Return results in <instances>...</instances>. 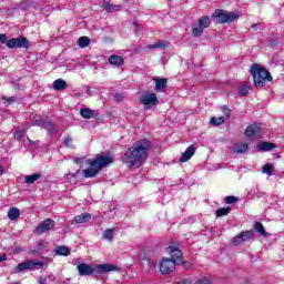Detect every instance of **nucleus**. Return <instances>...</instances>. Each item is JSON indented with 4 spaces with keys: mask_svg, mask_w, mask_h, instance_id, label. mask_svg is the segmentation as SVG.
<instances>
[{
    "mask_svg": "<svg viewBox=\"0 0 284 284\" xmlns=\"http://www.w3.org/2000/svg\"><path fill=\"white\" fill-rule=\"evenodd\" d=\"M150 145L146 139L135 142L122 156L123 163H126L129 168H141V165L148 161Z\"/></svg>",
    "mask_w": 284,
    "mask_h": 284,
    "instance_id": "obj_1",
    "label": "nucleus"
},
{
    "mask_svg": "<svg viewBox=\"0 0 284 284\" xmlns=\"http://www.w3.org/2000/svg\"><path fill=\"white\" fill-rule=\"evenodd\" d=\"M110 163H114V158L110 154L97 155L95 159L87 161V165H90V168L82 170V174L84 179H94V176H97L103 168H108Z\"/></svg>",
    "mask_w": 284,
    "mask_h": 284,
    "instance_id": "obj_2",
    "label": "nucleus"
},
{
    "mask_svg": "<svg viewBox=\"0 0 284 284\" xmlns=\"http://www.w3.org/2000/svg\"><path fill=\"white\" fill-rule=\"evenodd\" d=\"M115 268L112 264H98L92 266L90 264L81 263L78 265V272L80 276H91V274H106V272H113Z\"/></svg>",
    "mask_w": 284,
    "mask_h": 284,
    "instance_id": "obj_3",
    "label": "nucleus"
},
{
    "mask_svg": "<svg viewBox=\"0 0 284 284\" xmlns=\"http://www.w3.org/2000/svg\"><path fill=\"white\" fill-rule=\"evenodd\" d=\"M251 74L253 77L255 85L263 87L266 81H272V75L270 74V71H267L265 68H261L257 64H254L251 68Z\"/></svg>",
    "mask_w": 284,
    "mask_h": 284,
    "instance_id": "obj_4",
    "label": "nucleus"
},
{
    "mask_svg": "<svg viewBox=\"0 0 284 284\" xmlns=\"http://www.w3.org/2000/svg\"><path fill=\"white\" fill-rule=\"evenodd\" d=\"M217 23H232L239 19V14L235 12H230L225 10H216L213 14Z\"/></svg>",
    "mask_w": 284,
    "mask_h": 284,
    "instance_id": "obj_5",
    "label": "nucleus"
},
{
    "mask_svg": "<svg viewBox=\"0 0 284 284\" xmlns=\"http://www.w3.org/2000/svg\"><path fill=\"white\" fill-rule=\"evenodd\" d=\"M45 264L43 262H39V261H24L21 262L17 265L16 267V274H21V272H26L28 270H42V267H44Z\"/></svg>",
    "mask_w": 284,
    "mask_h": 284,
    "instance_id": "obj_6",
    "label": "nucleus"
},
{
    "mask_svg": "<svg viewBox=\"0 0 284 284\" xmlns=\"http://www.w3.org/2000/svg\"><path fill=\"white\" fill-rule=\"evenodd\" d=\"M176 265H182V260L163 258L160 264L161 274H172L176 270Z\"/></svg>",
    "mask_w": 284,
    "mask_h": 284,
    "instance_id": "obj_7",
    "label": "nucleus"
},
{
    "mask_svg": "<svg viewBox=\"0 0 284 284\" xmlns=\"http://www.w3.org/2000/svg\"><path fill=\"white\" fill-rule=\"evenodd\" d=\"M57 225V222L52 219H47L42 221L34 230L36 234H48L50 230H54V226Z\"/></svg>",
    "mask_w": 284,
    "mask_h": 284,
    "instance_id": "obj_8",
    "label": "nucleus"
},
{
    "mask_svg": "<svg viewBox=\"0 0 284 284\" xmlns=\"http://www.w3.org/2000/svg\"><path fill=\"white\" fill-rule=\"evenodd\" d=\"M140 103L146 108L148 105H159V98H156V93L145 92L140 97Z\"/></svg>",
    "mask_w": 284,
    "mask_h": 284,
    "instance_id": "obj_9",
    "label": "nucleus"
},
{
    "mask_svg": "<svg viewBox=\"0 0 284 284\" xmlns=\"http://www.w3.org/2000/svg\"><path fill=\"white\" fill-rule=\"evenodd\" d=\"M7 48L12 50L13 48H30L27 38H12L7 41Z\"/></svg>",
    "mask_w": 284,
    "mask_h": 284,
    "instance_id": "obj_10",
    "label": "nucleus"
},
{
    "mask_svg": "<svg viewBox=\"0 0 284 284\" xmlns=\"http://www.w3.org/2000/svg\"><path fill=\"white\" fill-rule=\"evenodd\" d=\"M254 236L253 231H244L232 239V245H241V243H245V241H250Z\"/></svg>",
    "mask_w": 284,
    "mask_h": 284,
    "instance_id": "obj_11",
    "label": "nucleus"
},
{
    "mask_svg": "<svg viewBox=\"0 0 284 284\" xmlns=\"http://www.w3.org/2000/svg\"><path fill=\"white\" fill-rule=\"evenodd\" d=\"M263 128L261 124H251L246 128L245 134L248 139H252V136H255L256 139H261V131Z\"/></svg>",
    "mask_w": 284,
    "mask_h": 284,
    "instance_id": "obj_12",
    "label": "nucleus"
},
{
    "mask_svg": "<svg viewBox=\"0 0 284 284\" xmlns=\"http://www.w3.org/2000/svg\"><path fill=\"white\" fill-rule=\"evenodd\" d=\"M166 252L171 254V261H182L183 264V252H181L176 246H169Z\"/></svg>",
    "mask_w": 284,
    "mask_h": 284,
    "instance_id": "obj_13",
    "label": "nucleus"
},
{
    "mask_svg": "<svg viewBox=\"0 0 284 284\" xmlns=\"http://www.w3.org/2000/svg\"><path fill=\"white\" fill-rule=\"evenodd\" d=\"M194 152H196V148H194V145H190L180 158V162L186 163V161H190L191 158L194 156Z\"/></svg>",
    "mask_w": 284,
    "mask_h": 284,
    "instance_id": "obj_14",
    "label": "nucleus"
},
{
    "mask_svg": "<svg viewBox=\"0 0 284 284\" xmlns=\"http://www.w3.org/2000/svg\"><path fill=\"white\" fill-rule=\"evenodd\" d=\"M155 81V92H161L168 88V79L165 78H154Z\"/></svg>",
    "mask_w": 284,
    "mask_h": 284,
    "instance_id": "obj_15",
    "label": "nucleus"
},
{
    "mask_svg": "<svg viewBox=\"0 0 284 284\" xmlns=\"http://www.w3.org/2000/svg\"><path fill=\"white\" fill-rule=\"evenodd\" d=\"M65 88H68V82L63 79H58L53 82V90L57 92H61L62 90H65Z\"/></svg>",
    "mask_w": 284,
    "mask_h": 284,
    "instance_id": "obj_16",
    "label": "nucleus"
},
{
    "mask_svg": "<svg viewBox=\"0 0 284 284\" xmlns=\"http://www.w3.org/2000/svg\"><path fill=\"white\" fill-rule=\"evenodd\" d=\"M102 8L106 10V12H119V10H121V6H114L108 1L102 2Z\"/></svg>",
    "mask_w": 284,
    "mask_h": 284,
    "instance_id": "obj_17",
    "label": "nucleus"
},
{
    "mask_svg": "<svg viewBox=\"0 0 284 284\" xmlns=\"http://www.w3.org/2000/svg\"><path fill=\"white\" fill-rule=\"evenodd\" d=\"M257 150H260V152H272V150H274V143L263 142L257 145Z\"/></svg>",
    "mask_w": 284,
    "mask_h": 284,
    "instance_id": "obj_18",
    "label": "nucleus"
},
{
    "mask_svg": "<svg viewBox=\"0 0 284 284\" xmlns=\"http://www.w3.org/2000/svg\"><path fill=\"white\" fill-rule=\"evenodd\" d=\"M247 150H250V145H247V143H237L233 152H235V154H245Z\"/></svg>",
    "mask_w": 284,
    "mask_h": 284,
    "instance_id": "obj_19",
    "label": "nucleus"
},
{
    "mask_svg": "<svg viewBox=\"0 0 284 284\" xmlns=\"http://www.w3.org/2000/svg\"><path fill=\"white\" fill-rule=\"evenodd\" d=\"M92 219V214L90 213H82L74 217V223H88Z\"/></svg>",
    "mask_w": 284,
    "mask_h": 284,
    "instance_id": "obj_20",
    "label": "nucleus"
},
{
    "mask_svg": "<svg viewBox=\"0 0 284 284\" xmlns=\"http://www.w3.org/2000/svg\"><path fill=\"white\" fill-rule=\"evenodd\" d=\"M19 216H21V211H19V209L17 207H11L8 212V219L10 221H17V219H19Z\"/></svg>",
    "mask_w": 284,
    "mask_h": 284,
    "instance_id": "obj_21",
    "label": "nucleus"
},
{
    "mask_svg": "<svg viewBox=\"0 0 284 284\" xmlns=\"http://www.w3.org/2000/svg\"><path fill=\"white\" fill-rule=\"evenodd\" d=\"M109 63H111V65H123L124 61L123 58L121 55H111L109 58Z\"/></svg>",
    "mask_w": 284,
    "mask_h": 284,
    "instance_id": "obj_22",
    "label": "nucleus"
},
{
    "mask_svg": "<svg viewBox=\"0 0 284 284\" xmlns=\"http://www.w3.org/2000/svg\"><path fill=\"white\" fill-rule=\"evenodd\" d=\"M82 119H94V110L83 108L80 110Z\"/></svg>",
    "mask_w": 284,
    "mask_h": 284,
    "instance_id": "obj_23",
    "label": "nucleus"
},
{
    "mask_svg": "<svg viewBox=\"0 0 284 284\" xmlns=\"http://www.w3.org/2000/svg\"><path fill=\"white\" fill-rule=\"evenodd\" d=\"M39 179H41V174L34 173L32 175H26L24 182L27 183V185H32V183H34L36 181H39Z\"/></svg>",
    "mask_w": 284,
    "mask_h": 284,
    "instance_id": "obj_24",
    "label": "nucleus"
},
{
    "mask_svg": "<svg viewBox=\"0 0 284 284\" xmlns=\"http://www.w3.org/2000/svg\"><path fill=\"white\" fill-rule=\"evenodd\" d=\"M57 277L54 275H47L39 277L40 284H55Z\"/></svg>",
    "mask_w": 284,
    "mask_h": 284,
    "instance_id": "obj_25",
    "label": "nucleus"
},
{
    "mask_svg": "<svg viewBox=\"0 0 284 284\" xmlns=\"http://www.w3.org/2000/svg\"><path fill=\"white\" fill-rule=\"evenodd\" d=\"M211 23H212V20L210 19V17L204 16V17L200 18L197 26H200L202 29L205 30V28H210Z\"/></svg>",
    "mask_w": 284,
    "mask_h": 284,
    "instance_id": "obj_26",
    "label": "nucleus"
},
{
    "mask_svg": "<svg viewBox=\"0 0 284 284\" xmlns=\"http://www.w3.org/2000/svg\"><path fill=\"white\" fill-rule=\"evenodd\" d=\"M254 229H255V231H256L258 234H261V236H270V235L267 234V232L265 231V226H263V223H261V222H255Z\"/></svg>",
    "mask_w": 284,
    "mask_h": 284,
    "instance_id": "obj_27",
    "label": "nucleus"
},
{
    "mask_svg": "<svg viewBox=\"0 0 284 284\" xmlns=\"http://www.w3.org/2000/svg\"><path fill=\"white\" fill-rule=\"evenodd\" d=\"M54 252L58 256H68L70 254V250L67 246H58Z\"/></svg>",
    "mask_w": 284,
    "mask_h": 284,
    "instance_id": "obj_28",
    "label": "nucleus"
},
{
    "mask_svg": "<svg viewBox=\"0 0 284 284\" xmlns=\"http://www.w3.org/2000/svg\"><path fill=\"white\" fill-rule=\"evenodd\" d=\"M203 30H205V29H202L199 23H194L192 26V34H193V37H201V34H203Z\"/></svg>",
    "mask_w": 284,
    "mask_h": 284,
    "instance_id": "obj_29",
    "label": "nucleus"
},
{
    "mask_svg": "<svg viewBox=\"0 0 284 284\" xmlns=\"http://www.w3.org/2000/svg\"><path fill=\"white\" fill-rule=\"evenodd\" d=\"M44 129L47 130L48 134H50L51 136H53L57 133V126H54L50 122L44 123Z\"/></svg>",
    "mask_w": 284,
    "mask_h": 284,
    "instance_id": "obj_30",
    "label": "nucleus"
},
{
    "mask_svg": "<svg viewBox=\"0 0 284 284\" xmlns=\"http://www.w3.org/2000/svg\"><path fill=\"white\" fill-rule=\"evenodd\" d=\"M262 173L272 176V174H274V166L272 164H265L262 166Z\"/></svg>",
    "mask_w": 284,
    "mask_h": 284,
    "instance_id": "obj_31",
    "label": "nucleus"
},
{
    "mask_svg": "<svg viewBox=\"0 0 284 284\" xmlns=\"http://www.w3.org/2000/svg\"><path fill=\"white\" fill-rule=\"evenodd\" d=\"M114 229H108L103 232V239H105V241H112L114 239Z\"/></svg>",
    "mask_w": 284,
    "mask_h": 284,
    "instance_id": "obj_32",
    "label": "nucleus"
},
{
    "mask_svg": "<svg viewBox=\"0 0 284 284\" xmlns=\"http://www.w3.org/2000/svg\"><path fill=\"white\" fill-rule=\"evenodd\" d=\"M80 48H88L90 45V38L88 37H80L78 40Z\"/></svg>",
    "mask_w": 284,
    "mask_h": 284,
    "instance_id": "obj_33",
    "label": "nucleus"
},
{
    "mask_svg": "<svg viewBox=\"0 0 284 284\" xmlns=\"http://www.w3.org/2000/svg\"><path fill=\"white\" fill-rule=\"evenodd\" d=\"M229 212H232V207H221L216 211V216H227Z\"/></svg>",
    "mask_w": 284,
    "mask_h": 284,
    "instance_id": "obj_34",
    "label": "nucleus"
},
{
    "mask_svg": "<svg viewBox=\"0 0 284 284\" xmlns=\"http://www.w3.org/2000/svg\"><path fill=\"white\" fill-rule=\"evenodd\" d=\"M210 123L212 125H222V123H225V118L220 116V118H211Z\"/></svg>",
    "mask_w": 284,
    "mask_h": 284,
    "instance_id": "obj_35",
    "label": "nucleus"
},
{
    "mask_svg": "<svg viewBox=\"0 0 284 284\" xmlns=\"http://www.w3.org/2000/svg\"><path fill=\"white\" fill-rule=\"evenodd\" d=\"M63 145H64L65 148H72V149L75 148V146L72 144V138H71L70 135H67V136L64 138Z\"/></svg>",
    "mask_w": 284,
    "mask_h": 284,
    "instance_id": "obj_36",
    "label": "nucleus"
},
{
    "mask_svg": "<svg viewBox=\"0 0 284 284\" xmlns=\"http://www.w3.org/2000/svg\"><path fill=\"white\" fill-rule=\"evenodd\" d=\"M151 50H156L159 48H168V43H163V42H158L155 44H152L149 47Z\"/></svg>",
    "mask_w": 284,
    "mask_h": 284,
    "instance_id": "obj_37",
    "label": "nucleus"
},
{
    "mask_svg": "<svg viewBox=\"0 0 284 284\" xmlns=\"http://www.w3.org/2000/svg\"><path fill=\"white\" fill-rule=\"evenodd\" d=\"M2 101H6L4 103L7 105H10L11 103H14V101H17V97H11V98L2 97Z\"/></svg>",
    "mask_w": 284,
    "mask_h": 284,
    "instance_id": "obj_38",
    "label": "nucleus"
},
{
    "mask_svg": "<svg viewBox=\"0 0 284 284\" xmlns=\"http://www.w3.org/2000/svg\"><path fill=\"white\" fill-rule=\"evenodd\" d=\"M236 201H237V199L234 195L226 196V199H225V203H227L229 205L236 203Z\"/></svg>",
    "mask_w": 284,
    "mask_h": 284,
    "instance_id": "obj_39",
    "label": "nucleus"
},
{
    "mask_svg": "<svg viewBox=\"0 0 284 284\" xmlns=\"http://www.w3.org/2000/svg\"><path fill=\"white\" fill-rule=\"evenodd\" d=\"M248 93H250V87L243 85L240 88V94H242L243 97H245Z\"/></svg>",
    "mask_w": 284,
    "mask_h": 284,
    "instance_id": "obj_40",
    "label": "nucleus"
},
{
    "mask_svg": "<svg viewBox=\"0 0 284 284\" xmlns=\"http://www.w3.org/2000/svg\"><path fill=\"white\" fill-rule=\"evenodd\" d=\"M14 139H17V141H21V139H23V130H17L14 133Z\"/></svg>",
    "mask_w": 284,
    "mask_h": 284,
    "instance_id": "obj_41",
    "label": "nucleus"
},
{
    "mask_svg": "<svg viewBox=\"0 0 284 284\" xmlns=\"http://www.w3.org/2000/svg\"><path fill=\"white\" fill-rule=\"evenodd\" d=\"M146 263H148L149 270H154V267H156V263H154V262H152L150 260H148Z\"/></svg>",
    "mask_w": 284,
    "mask_h": 284,
    "instance_id": "obj_42",
    "label": "nucleus"
},
{
    "mask_svg": "<svg viewBox=\"0 0 284 284\" xmlns=\"http://www.w3.org/2000/svg\"><path fill=\"white\" fill-rule=\"evenodd\" d=\"M0 42L8 43V38L6 37V34H0Z\"/></svg>",
    "mask_w": 284,
    "mask_h": 284,
    "instance_id": "obj_43",
    "label": "nucleus"
},
{
    "mask_svg": "<svg viewBox=\"0 0 284 284\" xmlns=\"http://www.w3.org/2000/svg\"><path fill=\"white\" fill-rule=\"evenodd\" d=\"M222 112L225 116H230V109L227 106H223Z\"/></svg>",
    "mask_w": 284,
    "mask_h": 284,
    "instance_id": "obj_44",
    "label": "nucleus"
},
{
    "mask_svg": "<svg viewBox=\"0 0 284 284\" xmlns=\"http://www.w3.org/2000/svg\"><path fill=\"white\" fill-rule=\"evenodd\" d=\"M115 101H118V102L123 101V94L116 93L115 94Z\"/></svg>",
    "mask_w": 284,
    "mask_h": 284,
    "instance_id": "obj_45",
    "label": "nucleus"
},
{
    "mask_svg": "<svg viewBox=\"0 0 284 284\" xmlns=\"http://www.w3.org/2000/svg\"><path fill=\"white\" fill-rule=\"evenodd\" d=\"M3 261H8V256H6V254H0V263H3Z\"/></svg>",
    "mask_w": 284,
    "mask_h": 284,
    "instance_id": "obj_46",
    "label": "nucleus"
},
{
    "mask_svg": "<svg viewBox=\"0 0 284 284\" xmlns=\"http://www.w3.org/2000/svg\"><path fill=\"white\" fill-rule=\"evenodd\" d=\"M0 176H3V168L0 165Z\"/></svg>",
    "mask_w": 284,
    "mask_h": 284,
    "instance_id": "obj_47",
    "label": "nucleus"
},
{
    "mask_svg": "<svg viewBox=\"0 0 284 284\" xmlns=\"http://www.w3.org/2000/svg\"><path fill=\"white\" fill-rule=\"evenodd\" d=\"M81 160L80 159H75L74 160V163H79Z\"/></svg>",
    "mask_w": 284,
    "mask_h": 284,
    "instance_id": "obj_48",
    "label": "nucleus"
},
{
    "mask_svg": "<svg viewBox=\"0 0 284 284\" xmlns=\"http://www.w3.org/2000/svg\"><path fill=\"white\" fill-rule=\"evenodd\" d=\"M256 26H257V24H253V26H252V29L254 30V29L256 28Z\"/></svg>",
    "mask_w": 284,
    "mask_h": 284,
    "instance_id": "obj_49",
    "label": "nucleus"
},
{
    "mask_svg": "<svg viewBox=\"0 0 284 284\" xmlns=\"http://www.w3.org/2000/svg\"><path fill=\"white\" fill-rule=\"evenodd\" d=\"M182 284H190V282H182Z\"/></svg>",
    "mask_w": 284,
    "mask_h": 284,
    "instance_id": "obj_50",
    "label": "nucleus"
},
{
    "mask_svg": "<svg viewBox=\"0 0 284 284\" xmlns=\"http://www.w3.org/2000/svg\"><path fill=\"white\" fill-rule=\"evenodd\" d=\"M30 143H33L31 140H29Z\"/></svg>",
    "mask_w": 284,
    "mask_h": 284,
    "instance_id": "obj_51",
    "label": "nucleus"
},
{
    "mask_svg": "<svg viewBox=\"0 0 284 284\" xmlns=\"http://www.w3.org/2000/svg\"><path fill=\"white\" fill-rule=\"evenodd\" d=\"M30 143H33L31 140H29Z\"/></svg>",
    "mask_w": 284,
    "mask_h": 284,
    "instance_id": "obj_52",
    "label": "nucleus"
}]
</instances>
